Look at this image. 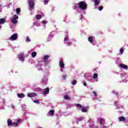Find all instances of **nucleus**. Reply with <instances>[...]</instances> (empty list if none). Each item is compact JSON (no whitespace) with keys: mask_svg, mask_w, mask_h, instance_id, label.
<instances>
[{"mask_svg":"<svg viewBox=\"0 0 128 128\" xmlns=\"http://www.w3.org/2000/svg\"><path fill=\"white\" fill-rule=\"evenodd\" d=\"M75 8H81L82 10H86L88 6L84 1H81L78 4H75Z\"/></svg>","mask_w":128,"mask_h":128,"instance_id":"f257e3e1","label":"nucleus"},{"mask_svg":"<svg viewBox=\"0 0 128 128\" xmlns=\"http://www.w3.org/2000/svg\"><path fill=\"white\" fill-rule=\"evenodd\" d=\"M18 58H19L20 60L24 62V53H20L18 55Z\"/></svg>","mask_w":128,"mask_h":128,"instance_id":"f03ea898","label":"nucleus"},{"mask_svg":"<svg viewBox=\"0 0 128 128\" xmlns=\"http://www.w3.org/2000/svg\"><path fill=\"white\" fill-rule=\"evenodd\" d=\"M29 2V8H34V0H28Z\"/></svg>","mask_w":128,"mask_h":128,"instance_id":"7ed1b4c3","label":"nucleus"},{"mask_svg":"<svg viewBox=\"0 0 128 128\" xmlns=\"http://www.w3.org/2000/svg\"><path fill=\"white\" fill-rule=\"evenodd\" d=\"M50 94V88L47 87L44 89V91L43 93V94L44 96H46V94Z\"/></svg>","mask_w":128,"mask_h":128,"instance_id":"20e7f679","label":"nucleus"},{"mask_svg":"<svg viewBox=\"0 0 128 128\" xmlns=\"http://www.w3.org/2000/svg\"><path fill=\"white\" fill-rule=\"evenodd\" d=\"M18 38V35L16 34H12L10 37V40H16Z\"/></svg>","mask_w":128,"mask_h":128,"instance_id":"39448f33","label":"nucleus"},{"mask_svg":"<svg viewBox=\"0 0 128 128\" xmlns=\"http://www.w3.org/2000/svg\"><path fill=\"white\" fill-rule=\"evenodd\" d=\"M36 96V93H28V98H34Z\"/></svg>","mask_w":128,"mask_h":128,"instance_id":"423d86ee","label":"nucleus"},{"mask_svg":"<svg viewBox=\"0 0 128 128\" xmlns=\"http://www.w3.org/2000/svg\"><path fill=\"white\" fill-rule=\"evenodd\" d=\"M119 66L122 68H124V70H126L128 68V65H125L124 64H120Z\"/></svg>","mask_w":128,"mask_h":128,"instance_id":"0eeeda50","label":"nucleus"},{"mask_svg":"<svg viewBox=\"0 0 128 128\" xmlns=\"http://www.w3.org/2000/svg\"><path fill=\"white\" fill-rule=\"evenodd\" d=\"M60 66L61 68H64V61L60 60L59 62Z\"/></svg>","mask_w":128,"mask_h":128,"instance_id":"6e6552de","label":"nucleus"},{"mask_svg":"<svg viewBox=\"0 0 128 128\" xmlns=\"http://www.w3.org/2000/svg\"><path fill=\"white\" fill-rule=\"evenodd\" d=\"M18 98H24V96H26L24 95V94L21 93V94H18Z\"/></svg>","mask_w":128,"mask_h":128,"instance_id":"1a4fd4ad","label":"nucleus"},{"mask_svg":"<svg viewBox=\"0 0 128 128\" xmlns=\"http://www.w3.org/2000/svg\"><path fill=\"white\" fill-rule=\"evenodd\" d=\"M48 114L50 116H54V110H50L48 113Z\"/></svg>","mask_w":128,"mask_h":128,"instance_id":"9d476101","label":"nucleus"},{"mask_svg":"<svg viewBox=\"0 0 128 128\" xmlns=\"http://www.w3.org/2000/svg\"><path fill=\"white\" fill-rule=\"evenodd\" d=\"M8 126H12V121L10 119L8 120Z\"/></svg>","mask_w":128,"mask_h":128,"instance_id":"9b49d317","label":"nucleus"},{"mask_svg":"<svg viewBox=\"0 0 128 128\" xmlns=\"http://www.w3.org/2000/svg\"><path fill=\"white\" fill-rule=\"evenodd\" d=\"M20 122V120H17V123L16 122H12V126H18V122Z\"/></svg>","mask_w":128,"mask_h":128,"instance_id":"f8f14e48","label":"nucleus"},{"mask_svg":"<svg viewBox=\"0 0 128 128\" xmlns=\"http://www.w3.org/2000/svg\"><path fill=\"white\" fill-rule=\"evenodd\" d=\"M48 58H50V56L48 55L44 56L43 58V62H46V60H48Z\"/></svg>","mask_w":128,"mask_h":128,"instance_id":"ddd939ff","label":"nucleus"},{"mask_svg":"<svg viewBox=\"0 0 128 128\" xmlns=\"http://www.w3.org/2000/svg\"><path fill=\"white\" fill-rule=\"evenodd\" d=\"M118 120L120 122H124L126 120V118L124 116L118 117Z\"/></svg>","mask_w":128,"mask_h":128,"instance_id":"4468645a","label":"nucleus"},{"mask_svg":"<svg viewBox=\"0 0 128 128\" xmlns=\"http://www.w3.org/2000/svg\"><path fill=\"white\" fill-rule=\"evenodd\" d=\"M6 22V20L4 18H0V24H4Z\"/></svg>","mask_w":128,"mask_h":128,"instance_id":"2eb2a0df","label":"nucleus"},{"mask_svg":"<svg viewBox=\"0 0 128 128\" xmlns=\"http://www.w3.org/2000/svg\"><path fill=\"white\" fill-rule=\"evenodd\" d=\"M94 6H98L100 4V2L98 0H94Z\"/></svg>","mask_w":128,"mask_h":128,"instance_id":"dca6fc26","label":"nucleus"},{"mask_svg":"<svg viewBox=\"0 0 128 128\" xmlns=\"http://www.w3.org/2000/svg\"><path fill=\"white\" fill-rule=\"evenodd\" d=\"M12 24H17V22H18V20L13 18L12 20Z\"/></svg>","mask_w":128,"mask_h":128,"instance_id":"f3484780","label":"nucleus"},{"mask_svg":"<svg viewBox=\"0 0 128 128\" xmlns=\"http://www.w3.org/2000/svg\"><path fill=\"white\" fill-rule=\"evenodd\" d=\"M36 52H33L32 53V58H36Z\"/></svg>","mask_w":128,"mask_h":128,"instance_id":"a211bd4d","label":"nucleus"},{"mask_svg":"<svg viewBox=\"0 0 128 128\" xmlns=\"http://www.w3.org/2000/svg\"><path fill=\"white\" fill-rule=\"evenodd\" d=\"M42 18V16L41 14H38L36 16V20H40V18Z\"/></svg>","mask_w":128,"mask_h":128,"instance_id":"6ab92c4d","label":"nucleus"},{"mask_svg":"<svg viewBox=\"0 0 128 128\" xmlns=\"http://www.w3.org/2000/svg\"><path fill=\"white\" fill-rule=\"evenodd\" d=\"M16 12L17 14H20V8H17L16 9Z\"/></svg>","mask_w":128,"mask_h":128,"instance_id":"aec40b11","label":"nucleus"},{"mask_svg":"<svg viewBox=\"0 0 128 128\" xmlns=\"http://www.w3.org/2000/svg\"><path fill=\"white\" fill-rule=\"evenodd\" d=\"M88 40L90 42H94V38H92V37L90 36V37L88 38Z\"/></svg>","mask_w":128,"mask_h":128,"instance_id":"412c9836","label":"nucleus"},{"mask_svg":"<svg viewBox=\"0 0 128 128\" xmlns=\"http://www.w3.org/2000/svg\"><path fill=\"white\" fill-rule=\"evenodd\" d=\"M68 35H66L64 38V42H68Z\"/></svg>","mask_w":128,"mask_h":128,"instance_id":"4be33fe9","label":"nucleus"},{"mask_svg":"<svg viewBox=\"0 0 128 128\" xmlns=\"http://www.w3.org/2000/svg\"><path fill=\"white\" fill-rule=\"evenodd\" d=\"M64 98L65 100H70V96H68V95H65L64 96Z\"/></svg>","mask_w":128,"mask_h":128,"instance_id":"5701e85b","label":"nucleus"},{"mask_svg":"<svg viewBox=\"0 0 128 128\" xmlns=\"http://www.w3.org/2000/svg\"><path fill=\"white\" fill-rule=\"evenodd\" d=\"M76 108H82V106L80 104H76Z\"/></svg>","mask_w":128,"mask_h":128,"instance_id":"b1692460","label":"nucleus"},{"mask_svg":"<svg viewBox=\"0 0 128 128\" xmlns=\"http://www.w3.org/2000/svg\"><path fill=\"white\" fill-rule=\"evenodd\" d=\"M82 112H86V109L84 107H82Z\"/></svg>","mask_w":128,"mask_h":128,"instance_id":"393cba45","label":"nucleus"},{"mask_svg":"<svg viewBox=\"0 0 128 128\" xmlns=\"http://www.w3.org/2000/svg\"><path fill=\"white\" fill-rule=\"evenodd\" d=\"M72 86H74L76 84V80H74L72 82Z\"/></svg>","mask_w":128,"mask_h":128,"instance_id":"a878e982","label":"nucleus"},{"mask_svg":"<svg viewBox=\"0 0 128 128\" xmlns=\"http://www.w3.org/2000/svg\"><path fill=\"white\" fill-rule=\"evenodd\" d=\"M96 78H98V74L95 73L93 75V78L96 79Z\"/></svg>","mask_w":128,"mask_h":128,"instance_id":"bb28decb","label":"nucleus"},{"mask_svg":"<svg viewBox=\"0 0 128 128\" xmlns=\"http://www.w3.org/2000/svg\"><path fill=\"white\" fill-rule=\"evenodd\" d=\"M102 122H104V120L102 118H100V124H102Z\"/></svg>","mask_w":128,"mask_h":128,"instance_id":"cd10ccee","label":"nucleus"},{"mask_svg":"<svg viewBox=\"0 0 128 128\" xmlns=\"http://www.w3.org/2000/svg\"><path fill=\"white\" fill-rule=\"evenodd\" d=\"M124 48H121L120 49V54H124Z\"/></svg>","mask_w":128,"mask_h":128,"instance_id":"c85d7f7f","label":"nucleus"},{"mask_svg":"<svg viewBox=\"0 0 128 128\" xmlns=\"http://www.w3.org/2000/svg\"><path fill=\"white\" fill-rule=\"evenodd\" d=\"M102 8H104V7L102 6H100L98 7V10H100V12H101V10H102Z\"/></svg>","mask_w":128,"mask_h":128,"instance_id":"c756f323","label":"nucleus"},{"mask_svg":"<svg viewBox=\"0 0 128 128\" xmlns=\"http://www.w3.org/2000/svg\"><path fill=\"white\" fill-rule=\"evenodd\" d=\"M26 42H30V38H28V36H27L26 38Z\"/></svg>","mask_w":128,"mask_h":128,"instance_id":"7c9ffc66","label":"nucleus"},{"mask_svg":"<svg viewBox=\"0 0 128 128\" xmlns=\"http://www.w3.org/2000/svg\"><path fill=\"white\" fill-rule=\"evenodd\" d=\"M14 20H18V15L15 14L14 16Z\"/></svg>","mask_w":128,"mask_h":128,"instance_id":"2f4dec72","label":"nucleus"},{"mask_svg":"<svg viewBox=\"0 0 128 128\" xmlns=\"http://www.w3.org/2000/svg\"><path fill=\"white\" fill-rule=\"evenodd\" d=\"M34 102L35 103V104H40V101H38V100H34Z\"/></svg>","mask_w":128,"mask_h":128,"instance_id":"473e14b6","label":"nucleus"},{"mask_svg":"<svg viewBox=\"0 0 128 128\" xmlns=\"http://www.w3.org/2000/svg\"><path fill=\"white\" fill-rule=\"evenodd\" d=\"M63 80H66V75H64L62 76Z\"/></svg>","mask_w":128,"mask_h":128,"instance_id":"72a5a7b5","label":"nucleus"},{"mask_svg":"<svg viewBox=\"0 0 128 128\" xmlns=\"http://www.w3.org/2000/svg\"><path fill=\"white\" fill-rule=\"evenodd\" d=\"M42 23L43 24H46V20H42Z\"/></svg>","mask_w":128,"mask_h":128,"instance_id":"f704fd0d","label":"nucleus"},{"mask_svg":"<svg viewBox=\"0 0 128 128\" xmlns=\"http://www.w3.org/2000/svg\"><path fill=\"white\" fill-rule=\"evenodd\" d=\"M48 0H44V4H48Z\"/></svg>","mask_w":128,"mask_h":128,"instance_id":"c9c22d12","label":"nucleus"},{"mask_svg":"<svg viewBox=\"0 0 128 128\" xmlns=\"http://www.w3.org/2000/svg\"><path fill=\"white\" fill-rule=\"evenodd\" d=\"M92 94H94V96H98L96 92H92Z\"/></svg>","mask_w":128,"mask_h":128,"instance_id":"e433bc0d","label":"nucleus"},{"mask_svg":"<svg viewBox=\"0 0 128 128\" xmlns=\"http://www.w3.org/2000/svg\"><path fill=\"white\" fill-rule=\"evenodd\" d=\"M113 94H116V96H118V92H116L114 91H113Z\"/></svg>","mask_w":128,"mask_h":128,"instance_id":"4c0bfd02","label":"nucleus"},{"mask_svg":"<svg viewBox=\"0 0 128 128\" xmlns=\"http://www.w3.org/2000/svg\"><path fill=\"white\" fill-rule=\"evenodd\" d=\"M68 46H70V44H72V42H68Z\"/></svg>","mask_w":128,"mask_h":128,"instance_id":"58836bf2","label":"nucleus"},{"mask_svg":"<svg viewBox=\"0 0 128 128\" xmlns=\"http://www.w3.org/2000/svg\"><path fill=\"white\" fill-rule=\"evenodd\" d=\"M84 86H86V83L84 82Z\"/></svg>","mask_w":128,"mask_h":128,"instance_id":"ea45409f","label":"nucleus"},{"mask_svg":"<svg viewBox=\"0 0 128 128\" xmlns=\"http://www.w3.org/2000/svg\"><path fill=\"white\" fill-rule=\"evenodd\" d=\"M2 28V26H0V30Z\"/></svg>","mask_w":128,"mask_h":128,"instance_id":"a19ab883","label":"nucleus"},{"mask_svg":"<svg viewBox=\"0 0 128 128\" xmlns=\"http://www.w3.org/2000/svg\"><path fill=\"white\" fill-rule=\"evenodd\" d=\"M2 6L0 5V8H1Z\"/></svg>","mask_w":128,"mask_h":128,"instance_id":"79ce46f5","label":"nucleus"},{"mask_svg":"<svg viewBox=\"0 0 128 128\" xmlns=\"http://www.w3.org/2000/svg\"><path fill=\"white\" fill-rule=\"evenodd\" d=\"M115 104H116V102H114Z\"/></svg>","mask_w":128,"mask_h":128,"instance_id":"37998d69","label":"nucleus"}]
</instances>
